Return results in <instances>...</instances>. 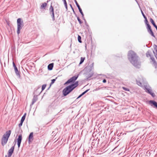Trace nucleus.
Segmentation results:
<instances>
[{"label": "nucleus", "mask_w": 157, "mask_h": 157, "mask_svg": "<svg viewBox=\"0 0 157 157\" xmlns=\"http://www.w3.org/2000/svg\"><path fill=\"white\" fill-rule=\"evenodd\" d=\"M78 76V75H75L68 80L64 84L67 85L71 83L69 86L65 87L63 90L62 93L63 96L65 97L71 92L78 85V82L76 81Z\"/></svg>", "instance_id": "f257e3e1"}, {"label": "nucleus", "mask_w": 157, "mask_h": 157, "mask_svg": "<svg viewBox=\"0 0 157 157\" xmlns=\"http://www.w3.org/2000/svg\"><path fill=\"white\" fill-rule=\"evenodd\" d=\"M128 58L131 63L136 68H140L141 62L136 53L132 50L129 51L128 55Z\"/></svg>", "instance_id": "f03ea898"}, {"label": "nucleus", "mask_w": 157, "mask_h": 157, "mask_svg": "<svg viewBox=\"0 0 157 157\" xmlns=\"http://www.w3.org/2000/svg\"><path fill=\"white\" fill-rule=\"evenodd\" d=\"M11 131L10 130L7 131L3 135L1 139V144L4 146L7 143L8 139L9 138L11 133Z\"/></svg>", "instance_id": "7ed1b4c3"}, {"label": "nucleus", "mask_w": 157, "mask_h": 157, "mask_svg": "<svg viewBox=\"0 0 157 157\" xmlns=\"http://www.w3.org/2000/svg\"><path fill=\"white\" fill-rule=\"evenodd\" d=\"M17 32L18 35L21 30L24 26V24L22 19L21 18H18L17 20Z\"/></svg>", "instance_id": "20e7f679"}, {"label": "nucleus", "mask_w": 157, "mask_h": 157, "mask_svg": "<svg viewBox=\"0 0 157 157\" xmlns=\"http://www.w3.org/2000/svg\"><path fill=\"white\" fill-rule=\"evenodd\" d=\"M144 22L146 25V28L147 29V32L152 36L153 37L155 38V36L154 34V33L152 30L151 25L149 23L147 18L146 17L144 18Z\"/></svg>", "instance_id": "39448f33"}, {"label": "nucleus", "mask_w": 157, "mask_h": 157, "mask_svg": "<svg viewBox=\"0 0 157 157\" xmlns=\"http://www.w3.org/2000/svg\"><path fill=\"white\" fill-rule=\"evenodd\" d=\"M74 0L75 1V2L76 4V5L77 6V7L78 9V10H79V12L81 14L82 16V19L84 21L85 25L87 27H89V25H88V24L87 23L86 19L85 18V17H84V14L82 11L81 8L80 6L79 5V4H78V3L77 2V1L76 0Z\"/></svg>", "instance_id": "423d86ee"}, {"label": "nucleus", "mask_w": 157, "mask_h": 157, "mask_svg": "<svg viewBox=\"0 0 157 157\" xmlns=\"http://www.w3.org/2000/svg\"><path fill=\"white\" fill-rule=\"evenodd\" d=\"M49 13L51 15L53 21L55 20V17L54 13V8L52 4L50 6L49 8Z\"/></svg>", "instance_id": "0eeeda50"}, {"label": "nucleus", "mask_w": 157, "mask_h": 157, "mask_svg": "<svg viewBox=\"0 0 157 157\" xmlns=\"http://www.w3.org/2000/svg\"><path fill=\"white\" fill-rule=\"evenodd\" d=\"M94 63H92L90 65L87 66L84 69L86 73L91 72V71L94 69Z\"/></svg>", "instance_id": "6e6552de"}, {"label": "nucleus", "mask_w": 157, "mask_h": 157, "mask_svg": "<svg viewBox=\"0 0 157 157\" xmlns=\"http://www.w3.org/2000/svg\"><path fill=\"white\" fill-rule=\"evenodd\" d=\"M15 144L16 142L15 143L14 145L11 147V148L9 150L8 152V157H11L12 156L14 152Z\"/></svg>", "instance_id": "1a4fd4ad"}, {"label": "nucleus", "mask_w": 157, "mask_h": 157, "mask_svg": "<svg viewBox=\"0 0 157 157\" xmlns=\"http://www.w3.org/2000/svg\"><path fill=\"white\" fill-rule=\"evenodd\" d=\"M145 88L146 92L150 94L153 97H154L155 96V94L152 92V90L147 88L146 86H145Z\"/></svg>", "instance_id": "9d476101"}, {"label": "nucleus", "mask_w": 157, "mask_h": 157, "mask_svg": "<svg viewBox=\"0 0 157 157\" xmlns=\"http://www.w3.org/2000/svg\"><path fill=\"white\" fill-rule=\"evenodd\" d=\"M22 140V135L20 134L18 136V137L17 139V145L18 148L20 147Z\"/></svg>", "instance_id": "9b49d317"}, {"label": "nucleus", "mask_w": 157, "mask_h": 157, "mask_svg": "<svg viewBox=\"0 0 157 157\" xmlns=\"http://www.w3.org/2000/svg\"><path fill=\"white\" fill-rule=\"evenodd\" d=\"M149 104L154 108L157 109V102L154 100H151L148 101Z\"/></svg>", "instance_id": "f8f14e48"}, {"label": "nucleus", "mask_w": 157, "mask_h": 157, "mask_svg": "<svg viewBox=\"0 0 157 157\" xmlns=\"http://www.w3.org/2000/svg\"><path fill=\"white\" fill-rule=\"evenodd\" d=\"M97 139L96 140L94 139L91 144L92 146L94 147L95 148L97 147L99 141V139Z\"/></svg>", "instance_id": "ddd939ff"}, {"label": "nucleus", "mask_w": 157, "mask_h": 157, "mask_svg": "<svg viewBox=\"0 0 157 157\" xmlns=\"http://www.w3.org/2000/svg\"><path fill=\"white\" fill-rule=\"evenodd\" d=\"M33 134V132L30 133L28 137V143L29 144H30L32 142L34 138Z\"/></svg>", "instance_id": "4468645a"}, {"label": "nucleus", "mask_w": 157, "mask_h": 157, "mask_svg": "<svg viewBox=\"0 0 157 157\" xmlns=\"http://www.w3.org/2000/svg\"><path fill=\"white\" fill-rule=\"evenodd\" d=\"M40 87V86H38L37 87V88L36 90H34L33 93L34 94L36 95H37V96H38L40 94V93L42 92V91H40V90H39Z\"/></svg>", "instance_id": "2eb2a0df"}, {"label": "nucleus", "mask_w": 157, "mask_h": 157, "mask_svg": "<svg viewBox=\"0 0 157 157\" xmlns=\"http://www.w3.org/2000/svg\"><path fill=\"white\" fill-rule=\"evenodd\" d=\"M153 47L155 51H153V53L154 56L157 60V45L155 44H154L153 46Z\"/></svg>", "instance_id": "dca6fc26"}, {"label": "nucleus", "mask_w": 157, "mask_h": 157, "mask_svg": "<svg viewBox=\"0 0 157 157\" xmlns=\"http://www.w3.org/2000/svg\"><path fill=\"white\" fill-rule=\"evenodd\" d=\"M150 59L152 61L153 64L155 67V68H157V63L156 61L155 60L154 58L153 57V56H152L151 57H150Z\"/></svg>", "instance_id": "f3484780"}, {"label": "nucleus", "mask_w": 157, "mask_h": 157, "mask_svg": "<svg viewBox=\"0 0 157 157\" xmlns=\"http://www.w3.org/2000/svg\"><path fill=\"white\" fill-rule=\"evenodd\" d=\"M14 71L15 73H16V75L18 77V78H21V76H20V71H19L17 68L15 67V68H14Z\"/></svg>", "instance_id": "a211bd4d"}, {"label": "nucleus", "mask_w": 157, "mask_h": 157, "mask_svg": "<svg viewBox=\"0 0 157 157\" xmlns=\"http://www.w3.org/2000/svg\"><path fill=\"white\" fill-rule=\"evenodd\" d=\"M54 66V63H52L49 64L48 66V69L49 71L52 70Z\"/></svg>", "instance_id": "6ab92c4d"}, {"label": "nucleus", "mask_w": 157, "mask_h": 157, "mask_svg": "<svg viewBox=\"0 0 157 157\" xmlns=\"http://www.w3.org/2000/svg\"><path fill=\"white\" fill-rule=\"evenodd\" d=\"M94 73L93 71L91 72L88 75L86 76V79L87 80H90V78L92 77L94 75Z\"/></svg>", "instance_id": "aec40b11"}, {"label": "nucleus", "mask_w": 157, "mask_h": 157, "mask_svg": "<svg viewBox=\"0 0 157 157\" xmlns=\"http://www.w3.org/2000/svg\"><path fill=\"white\" fill-rule=\"evenodd\" d=\"M47 5V3L44 2L42 4V5H41L40 9H45V7Z\"/></svg>", "instance_id": "412c9836"}, {"label": "nucleus", "mask_w": 157, "mask_h": 157, "mask_svg": "<svg viewBox=\"0 0 157 157\" xmlns=\"http://www.w3.org/2000/svg\"><path fill=\"white\" fill-rule=\"evenodd\" d=\"M151 51L150 50H148L146 53V56L147 57H151L152 56L151 54Z\"/></svg>", "instance_id": "4be33fe9"}, {"label": "nucleus", "mask_w": 157, "mask_h": 157, "mask_svg": "<svg viewBox=\"0 0 157 157\" xmlns=\"http://www.w3.org/2000/svg\"><path fill=\"white\" fill-rule=\"evenodd\" d=\"M150 21L151 23L152 24V25H153L154 27H155L157 26L155 23V22L154 20L151 18H150Z\"/></svg>", "instance_id": "5701e85b"}, {"label": "nucleus", "mask_w": 157, "mask_h": 157, "mask_svg": "<svg viewBox=\"0 0 157 157\" xmlns=\"http://www.w3.org/2000/svg\"><path fill=\"white\" fill-rule=\"evenodd\" d=\"M37 95H34L33 96V98L32 99V100L34 101L35 102H36L37 100H38V98H37Z\"/></svg>", "instance_id": "b1692460"}, {"label": "nucleus", "mask_w": 157, "mask_h": 157, "mask_svg": "<svg viewBox=\"0 0 157 157\" xmlns=\"http://www.w3.org/2000/svg\"><path fill=\"white\" fill-rule=\"evenodd\" d=\"M26 115V113L24 114V115L21 118V121L23 122L24 121Z\"/></svg>", "instance_id": "393cba45"}, {"label": "nucleus", "mask_w": 157, "mask_h": 157, "mask_svg": "<svg viewBox=\"0 0 157 157\" xmlns=\"http://www.w3.org/2000/svg\"><path fill=\"white\" fill-rule=\"evenodd\" d=\"M85 59V57H81V58L79 64H82L83 62Z\"/></svg>", "instance_id": "a878e982"}, {"label": "nucleus", "mask_w": 157, "mask_h": 157, "mask_svg": "<svg viewBox=\"0 0 157 157\" xmlns=\"http://www.w3.org/2000/svg\"><path fill=\"white\" fill-rule=\"evenodd\" d=\"M56 79L57 78L55 79H53L51 80V82L50 84V87L55 82Z\"/></svg>", "instance_id": "bb28decb"}, {"label": "nucleus", "mask_w": 157, "mask_h": 157, "mask_svg": "<svg viewBox=\"0 0 157 157\" xmlns=\"http://www.w3.org/2000/svg\"><path fill=\"white\" fill-rule=\"evenodd\" d=\"M78 40L79 43H82V41L81 40V37L79 35H78Z\"/></svg>", "instance_id": "cd10ccee"}, {"label": "nucleus", "mask_w": 157, "mask_h": 157, "mask_svg": "<svg viewBox=\"0 0 157 157\" xmlns=\"http://www.w3.org/2000/svg\"><path fill=\"white\" fill-rule=\"evenodd\" d=\"M77 19L78 21L79 24H81L83 22L80 19L79 17L78 16H77Z\"/></svg>", "instance_id": "c85d7f7f"}, {"label": "nucleus", "mask_w": 157, "mask_h": 157, "mask_svg": "<svg viewBox=\"0 0 157 157\" xmlns=\"http://www.w3.org/2000/svg\"><path fill=\"white\" fill-rule=\"evenodd\" d=\"M46 86H47L46 84H44L42 86V88H41V91H42L43 90H44L45 89Z\"/></svg>", "instance_id": "c756f323"}, {"label": "nucleus", "mask_w": 157, "mask_h": 157, "mask_svg": "<svg viewBox=\"0 0 157 157\" xmlns=\"http://www.w3.org/2000/svg\"><path fill=\"white\" fill-rule=\"evenodd\" d=\"M136 83H137V84L138 86H140L142 85L141 83L139 81L136 80Z\"/></svg>", "instance_id": "7c9ffc66"}, {"label": "nucleus", "mask_w": 157, "mask_h": 157, "mask_svg": "<svg viewBox=\"0 0 157 157\" xmlns=\"http://www.w3.org/2000/svg\"><path fill=\"white\" fill-rule=\"evenodd\" d=\"M123 89L125 91H129V90L128 88H126V87H122Z\"/></svg>", "instance_id": "2f4dec72"}, {"label": "nucleus", "mask_w": 157, "mask_h": 157, "mask_svg": "<svg viewBox=\"0 0 157 157\" xmlns=\"http://www.w3.org/2000/svg\"><path fill=\"white\" fill-rule=\"evenodd\" d=\"M23 122V121H20V123L18 124V127L19 128H20V127L22 126Z\"/></svg>", "instance_id": "473e14b6"}, {"label": "nucleus", "mask_w": 157, "mask_h": 157, "mask_svg": "<svg viewBox=\"0 0 157 157\" xmlns=\"http://www.w3.org/2000/svg\"><path fill=\"white\" fill-rule=\"evenodd\" d=\"M141 13L144 18L147 17H146L145 15V14H144V12H143V11H142V10H141Z\"/></svg>", "instance_id": "72a5a7b5"}, {"label": "nucleus", "mask_w": 157, "mask_h": 157, "mask_svg": "<svg viewBox=\"0 0 157 157\" xmlns=\"http://www.w3.org/2000/svg\"><path fill=\"white\" fill-rule=\"evenodd\" d=\"M103 87H98L97 88H96V89H95V90H94L95 91H97V90H99L100 89H102V88Z\"/></svg>", "instance_id": "f704fd0d"}, {"label": "nucleus", "mask_w": 157, "mask_h": 157, "mask_svg": "<svg viewBox=\"0 0 157 157\" xmlns=\"http://www.w3.org/2000/svg\"><path fill=\"white\" fill-rule=\"evenodd\" d=\"M120 131H117L116 133V134L118 136H119Z\"/></svg>", "instance_id": "c9c22d12"}, {"label": "nucleus", "mask_w": 157, "mask_h": 157, "mask_svg": "<svg viewBox=\"0 0 157 157\" xmlns=\"http://www.w3.org/2000/svg\"><path fill=\"white\" fill-rule=\"evenodd\" d=\"M124 134H126L124 133ZM124 134V133H123L122 132H120L119 134V136H122Z\"/></svg>", "instance_id": "e433bc0d"}, {"label": "nucleus", "mask_w": 157, "mask_h": 157, "mask_svg": "<svg viewBox=\"0 0 157 157\" xmlns=\"http://www.w3.org/2000/svg\"><path fill=\"white\" fill-rule=\"evenodd\" d=\"M13 66L14 67V68H15V67H17L14 62H13Z\"/></svg>", "instance_id": "4c0bfd02"}, {"label": "nucleus", "mask_w": 157, "mask_h": 157, "mask_svg": "<svg viewBox=\"0 0 157 157\" xmlns=\"http://www.w3.org/2000/svg\"><path fill=\"white\" fill-rule=\"evenodd\" d=\"M63 2L64 5H66L67 4L66 0H63Z\"/></svg>", "instance_id": "58836bf2"}, {"label": "nucleus", "mask_w": 157, "mask_h": 157, "mask_svg": "<svg viewBox=\"0 0 157 157\" xmlns=\"http://www.w3.org/2000/svg\"><path fill=\"white\" fill-rule=\"evenodd\" d=\"M73 11V13H74V14H75V16L77 17V14H76V13H75V10H74V9L73 10H72Z\"/></svg>", "instance_id": "ea45409f"}, {"label": "nucleus", "mask_w": 157, "mask_h": 157, "mask_svg": "<svg viewBox=\"0 0 157 157\" xmlns=\"http://www.w3.org/2000/svg\"><path fill=\"white\" fill-rule=\"evenodd\" d=\"M35 102L34 101H33V100H32V103L30 105V106H32V105L35 103Z\"/></svg>", "instance_id": "a19ab883"}, {"label": "nucleus", "mask_w": 157, "mask_h": 157, "mask_svg": "<svg viewBox=\"0 0 157 157\" xmlns=\"http://www.w3.org/2000/svg\"><path fill=\"white\" fill-rule=\"evenodd\" d=\"M102 82L103 83H106V79H103L102 81Z\"/></svg>", "instance_id": "79ce46f5"}, {"label": "nucleus", "mask_w": 157, "mask_h": 157, "mask_svg": "<svg viewBox=\"0 0 157 157\" xmlns=\"http://www.w3.org/2000/svg\"><path fill=\"white\" fill-rule=\"evenodd\" d=\"M65 6V8L66 10L67 11V10H68V8H67V4L66 5H64Z\"/></svg>", "instance_id": "37998d69"}, {"label": "nucleus", "mask_w": 157, "mask_h": 157, "mask_svg": "<svg viewBox=\"0 0 157 157\" xmlns=\"http://www.w3.org/2000/svg\"><path fill=\"white\" fill-rule=\"evenodd\" d=\"M82 96H83L82 95V94H80L78 97L77 98V99H78L80 98Z\"/></svg>", "instance_id": "c03bdc74"}, {"label": "nucleus", "mask_w": 157, "mask_h": 157, "mask_svg": "<svg viewBox=\"0 0 157 157\" xmlns=\"http://www.w3.org/2000/svg\"><path fill=\"white\" fill-rule=\"evenodd\" d=\"M70 6L71 9L72 10H73L74 9V8L73 7L72 5L71 4H70Z\"/></svg>", "instance_id": "a18cd8bd"}, {"label": "nucleus", "mask_w": 157, "mask_h": 157, "mask_svg": "<svg viewBox=\"0 0 157 157\" xmlns=\"http://www.w3.org/2000/svg\"><path fill=\"white\" fill-rule=\"evenodd\" d=\"M6 23H7V25L8 26H10V23L9 22L6 21Z\"/></svg>", "instance_id": "49530a36"}, {"label": "nucleus", "mask_w": 157, "mask_h": 157, "mask_svg": "<svg viewBox=\"0 0 157 157\" xmlns=\"http://www.w3.org/2000/svg\"><path fill=\"white\" fill-rule=\"evenodd\" d=\"M89 90V89H87L85 91H84V92H86V93H87L88 91V90Z\"/></svg>", "instance_id": "de8ad7c7"}, {"label": "nucleus", "mask_w": 157, "mask_h": 157, "mask_svg": "<svg viewBox=\"0 0 157 157\" xmlns=\"http://www.w3.org/2000/svg\"><path fill=\"white\" fill-rule=\"evenodd\" d=\"M85 94H86V92H82L81 94H82V95H84Z\"/></svg>", "instance_id": "09e8293b"}, {"label": "nucleus", "mask_w": 157, "mask_h": 157, "mask_svg": "<svg viewBox=\"0 0 157 157\" xmlns=\"http://www.w3.org/2000/svg\"><path fill=\"white\" fill-rule=\"evenodd\" d=\"M50 1V0H48V1H47V3H48L49 1Z\"/></svg>", "instance_id": "8fccbe9b"}, {"label": "nucleus", "mask_w": 157, "mask_h": 157, "mask_svg": "<svg viewBox=\"0 0 157 157\" xmlns=\"http://www.w3.org/2000/svg\"><path fill=\"white\" fill-rule=\"evenodd\" d=\"M50 86H49V87L48 88V89L50 88Z\"/></svg>", "instance_id": "3c124183"}, {"label": "nucleus", "mask_w": 157, "mask_h": 157, "mask_svg": "<svg viewBox=\"0 0 157 157\" xmlns=\"http://www.w3.org/2000/svg\"><path fill=\"white\" fill-rule=\"evenodd\" d=\"M5 157H7V155H6L5 156Z\"/></svg>", "instance_id": "603ef678"}, {"label": "nucleus", "mask_w": 157, "mask_h": 157, "mask_svg": "<svg viewBox=\"0 0 157 157\" xmlns=\"http://www.w3.org/2000/svg\"><path fill=\"white\" fill-rule=\"evenodd\" d=\"M15 141H16V140L14 141V142H15Z\"/></svg>", "instance_id": "864d4df0"}]
</instances>
